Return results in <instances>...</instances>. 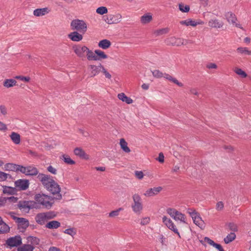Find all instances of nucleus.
I'll return each mask as SVG.
<instances>
[{"label": "nucleus", "mask_w": 251, "mask_h": 251, "mask_svg": "<svg viewBox=\"0 0 251 251\" xmlns=\"http://www.w3.org/2000/svg\"><path fill=\"white\" fill-rule=\"evenodd\" d=\"M54 199L52 197L43 193L36 194L34 196L36 202L48 209L52 207L54 203Z\"/></svg>", "instance_id": "f257e3e1"}, {"label": "nucleus", "mask_w": 251, "mask_h": 251, "mask_svg": "<svg viewBox=\"0 0 251 251\" xmlns=\"http://www.w3.org/2000/svg\"><path fill=\"white\" fill-rule=\"evenodd\" d=\"M57 216L56 213L53 211L39 213L35 217L36 222L41 225H44L48 221L53 219Z\"/></svg>", "instance_id": "f03ea898"}, {"label": "nucleus", "mask_w": 251, "mask_h": 251, "mask_svg": "<svg viewBox=\"0 0 251 251\" xmlns=\"http://www.w3.org/2000/svg\"><path fill=\"white\" fill-rule=\"evenodd\" d=\"M166 212L176 222L187 224L186 216L176 209L173 208H169L167 209Z\"/></svg>", "instance_id": "7ed1b4c3"}, {"label": "nucleus", "mask_w": 251, "mask_h": 251, "mask_svg": "<svg viewBox=\"0 0 251 251\" xmlns=\"http://www.w3.org/2000/svg\"><path fill=\"white\" fill-rule=\"evenodd\" d=\"M72 29L75 30L82 34H84L87 30V26L86 23L83 20L78 19L74 20L71 23Z\"/></svg>", "instance_id": "20e7f679"}, {"label": "nucleus", "mask_w": 251, "mask_h": 251, "mask_svg": "<svg viewBox=\"0 0 251 251\" xmlns=\"http://www.w3.org/2000/svg\"><path fill=\"white\" fill-rule=\"evenodd\" d=\"M132 199L133 203L131 205L132 209L134 212L139 214L143 210L141 198L139 194H135L133 195Z\"/></svg>", "instance_id": "39448f33"}, {"label": "nucleus", "mask_w": 251, "mask_h": 251, "mask_svg": "<svg viewBox=\"0 0 251 251\" xmlns=\"http://www.w3.org/2000/svg\"><path fill=\"white\" fill-rule=\"evenodd\" d=\"M46 189L55 196L54 199L58 200L62 199V195L60 194L61 188L55 180Z\"/></svg>", "instance_id": "423d86ee"}, {"label": "nucleus", "mask_w": 251, "mask_h": 251, "mask_svg": "<svg viewBox=\"0 0 251 251\" xmlns=\"http://www.w3.org/2000/svg\"><path fill=\"white\" fill-rule=\"evenodd\" d=\"M165 42L168 45L180 46L183 45H186L188 44V41L183 38L173 36L166 39Z\"/></svg>", "instance_id": "0eeeda50"}, {"label": "nucleus", "mask_w": 251, "mask_h": 251, "mask_svg": "<svg viewBox=\"0 0 251 251\" xmlns=\"http://www.w3.org/2000/svg\"><path fill=\"white\" fill-rule=\"evenodd\" d=\"M88 48L86 46L80 45H75L73 47V50L76 56L84 60L86 58V54Z\"/></svg>", "instance_id": "6e6552de"}, {"label": "nucleus", "mask_w": 251, "mask_h": 251, "mask_svg": "<svg viewBox=\"0 0 251 251\" xmlns=\"http://www.w3.org/2000/svg\"><path fill=\"white\" fill-rule=\"evenodd\" d=\"M37 178L46 189L48 188V186H50L54 180L51 176L42 173L38 174Z\"/></svg>", "instance_id": "1a4fd4ad"}, {"label": "nucleus", "mask_w": 251, "mask_h": 251, "mask_svg": "<svg viewBox=\"0 0 251 251\" xmlns=\"http://www.w3.org/2000/svg\"><path fill=\"white\" fill-rule=\"evenodd\" d=\"M225 18L227 21L230 24L233 25L237 27L244 30L242 25L237 23L238 20L236 15L232 12H227L225 14Z\"/></svg>", "instance_id": "9d476101"}, {"label": "nucleus", "mask_w": 251, "mask_h": 251, "mask_svg": "<svg viewBox=\"0 0 251 251\" xmlns=\"http://www.w3.org/2000/svg\"><path fill=\"white\" fill-rule=\"evenodd\" d=\"M22 243V239L20 236H15L8 238L6 241V245L10 248L17 247Z\"/></svg>", "instance_id": "9b49d317"}, {"label": "nucleus", "mask_w": 251, "mask_h": 251, "mask_svg": "<svg viewBox=\"0 0 251 251\" xmlns=\"http://www.w3.org/2000/svg\"><path fill=\"white\" fill-rule=\"evenodd\" d=\"M162 222L169 229L173 231L176 234L179 238H180V234L176 227V226L170 218L164 216L162 218Z\"/></svg>", "instance_id": "f8f14e48"}, {"label": "nucleus", "mask_w": 251, "mask_h": 251, "mask_svg": "<svg viewBox=\"0 0 251 251\" xmlns=\"http://www.w3.org/2000/svg\"><path fill=\"white\" fill-rule=\"evenodd\" d=\"M18 207L23 212L28 213L30 209L34 207L33 202L32 201H20L18 204Z\"/></svg>", "instance_id": "ddd939ff"}, {"label": "nucleus", "mask_w": 251, "mask_h": 251, "mask_svg": "<svg viewBox=\"0 0 251 251\" xmlns=\"http://www.w3.org/2000/svg\"><path fill=\"white\" fill-rule=\"evenodd\" d=\"M101 68H103V65L100 63L98 66L94 65H90L88 67V70L90 76L91 77L98 75L101 72Z\"/></svg>", "instance_id": "4468645a"}, {"label": "nucleus", "mask_w": 251, "mask_h": 251, "mask_svg": "<svg viewBox=\"0 0 251 251\" xmlns=\"http://www.w3.org/2000/svg\"><path fill=\"white\" fill-rule=\"evenodd\" d=\"M10 215L18 224L19 226H21L23 228H26L28 226L29 222L26 219L17 217L14 215V213L12 212L10 213Z\"/></svg>", "instance_id": "2eb2a0df"}, {"label": "nucleus", "mask_w": 251, "mask_h": 251, "mask_svg": "<svg viewBox=\"0 0 251 251\" xmlns=\"http://www.w3.org/2000/svg\"><path fill=\"white\" fill-rule=\"evenodd\" d=\"M122 19V15L117 13L115 15H109L105 20L108 24H118L120 22Z\"/></svg>", "instance_id": "dca6fc26"}, {"label": "nucleus", "mask_w": 251, "mask_h": 251, "mask_svg": "<svg viewBox=\"0 0 251 251\" xmlns=\"http://www.w3.org/2000/svg\"><path fill=\"white\" fill-rule=\"evenodd\" d=\"M190 215L192 217L194 223L202 229L204 227V223L201 218L197 214V213H190Z\"/></svg>", "instance_id": "f3484780"}, {"label": "nucleus", "mask_w": 251, "mask_h": 251, "mask_svg": "<svg viewBox=\"0 0 251 251\" xmlns=\"http://www.w3.org/2000/svg\"><path fill=\"white\" fill-rule=\"evenodd\" d=\"M162 190V187L158 186L149 188L147 190L144 195L147 197H153L159 193Z\"/></svg>", "instance_id": "a211bd4d"}, {"label": "nucleus", "mask_w": 251, "mask_h": 251, "mask_svg": "<svg viewBox=\"0 0 251 251\" xmlns=\"http://www.w3.org/2000/svg\"><path fill=\"white\" fill-rule=\"evenodd\" d=\"M179 24L181 25H184L185 26L191 25L192 26L195 27L197 25L204 24V22L201 20H199L196 22L191 19H187L185 20L180 21L179 22Z\"/></svg>", "instance_id": "6ab92c4d"}, {"label": "nucleus", "mask_w": 251, "mask_h": 251, "mask_svg": "<svg viewBox=\"0 0 251 251\" xmlns=\"http://www.w3.org/2000/svg\"><path fill=\"white\" fill-rule=\"evenodd\" d=\"M15 186L21 190H26L29 186V181L26 179H19L15 182Z\"/></svg>", "instance_id": "aec40b11"}, {"label": "nucleus", "mask_w": 251, "mask_h": 251, "mask_svg": "<svg viewBox=\"0 0 251 251\" xmlns=\"http://www.w3.org/2000/svg\"><path fill=\"white\" fill-rule=\"evenodd\" d=\"M200 242L204 245H205L204 243L207 242L208 244L212 246L213 247L218 249L219 251H225L221 245L215 243L213 240H212L208 237H204L203 240H200Z\"/></svg>", "instance_id": "412c9836"}, {"label": "nucleus", "mask_w": 251, "mask_h": 251, "mask_svg": "<svg viewBox=\"0 0 251 251\" xmlns=\"http://www.w3.org/2000/svg\"><path fill=\"white\" fill-rule=\"evenodd\" d=\"M224 23L217 19H211L208 22V26L211 28H220L223 27Z\"/></svg>", "instance_id": "4be33fe9"}, {"label": "nucleus", "mask_w": 251, "mask_h": 251, "mask_svg": "<svg viewBox=\"0 0 251 251\" xmlns=\"http://www.w3.org/2000/svg\"><path fill=\"white\" fill-rule=\"evenodd\" d=\"M74 152L75 155L82 159L88 160L89 158V155L86 154L84 151L80 148H76L75 149Z\"/></svg>", "instance_id": "5701e85b"}, {"label": "nucleus", "mask_w": 251, "mask_h": 251, "mask_svg": "<svg viewBox=\"0 0 251 251\" xmlns=\"http://www.w3.org/2000/svg\"><path fill=\"white\" fill-rule=\"evenodd\" d=\"M50 12L48 7L37 8L33 11V15L36 17H40L46 15Z\"/></svg>", "instance_id": "b1692460"}, {"label": "nucleus", "mask_w": 251, "mask_h": 251, "mask_svg": "<svg viewBox=\"0 0 251 251\" xmlns=\"http://www.w3.org/2000/svg\"><path fill=\"white\" fill-rule=\"evenodd\" d=\"M68 37L73 41L79 42L82 40V35L77 31H74L68 35Z\"/></svg>", "instance_id": "393cba45"}, {"label": "nucleus", "mask_w": 251, "mask_h": 251, "mask_svg": "<svg viewBox=\"0 0 251 251\" xmlns=\"http://www.w3.org/2000/svg\"><path fill=\"white\" fill-rule=\"evenodd\" d=\"M61 226V224L57 221H51L45 225V227L47 228L53 229H57Z\"/></svg>", "instance_id": "a878e982"}, {"label": "nucleus", "mask_w": 251, "mask_h": 251, "mask_svg": "<svg viewBox=\"0 0 251 251\" xmlns=\"http://www.w3.org/2000/svg\"><path fill=\"white\" fill-rule=\"evenodd\" d=\"M111 45V42L107 39H103L98 43V47L103 50L108 49Z\"/></svg>", "instance_id": "bb28decb"}, {"label": "nucleus", "mask_w": 251, "mask_h": 251, "mask_svg": "<svg viewBox=\"0 0 251 251\" xmlns=\"http://www.w3.org/2000/svg\"><path fill=\"white\" fill-rule=\"evenodd\" d=\"M12 141L16 145L20 144L21 142V136L20 135L15 132H12L11 134L9 135Z\"/></svg>", "instance_id": "cd10ccee"}, {"label": "nucleus", "mask_w": 251, "mask_h": 251, "mask_svg": "<svg viewBox=\"0 0 251 251\" xmlns=\"http://www.w3.org/2000/svg\"><path fill=\"white\" fill-rule=\"evenodd\" d=\"M86 57H87V59L89 61H98L99 59V58H98V56H96V54L95 53V52H94L89 48H88L87 49Z\"/></svg>", "instance_id": "c85d7f7f"}, {"label": "nucleus", "mask_w": 251, "mask_h": 251, "mask_svg": "<svg viewBox=\"0 0 251 251\" xmlns=\"http://www.w3.org/2000/svg\"><path fill=\"white\" fill-rule=\"evenodd\" d=\"M163 77H164L165 78H166V79L174 82V83H175L177 85H178L179 87H182L183 85L182 83L179 82L176 78L173 77L172 76H171L169 74H166V73L163 74Z\"/></svg>", "instance_id": "c756f323"}, {"label": "nucleus", "mask_w": 251, "mask_h": 251, "mask_svg": "<svg viewBox=\"0 0 251 251\" xmlns=\"http://www.w3.org/2000/svg\"><path fill=\"white\" fill-rule=\"evenodd\" d=\"M118 98L123 102H126L127 104H131L133 102V100L130 98L127 97L124 93L119 94L118 95Z\"/></svg>", "instance_id": "7c9ffc66"}, {"label": "nucleus", "mask_w": 251, "mask_h": 251, "mask_svg": "<svg viewBox=\"0 0 251 251\" xmlns=\"http://www.w3.org/2000/svg\"><path fill=\"white\" fill-rule=\"evenodd\" d=\"M38 174L37 169L33 166H27L26 169V176H36Z\"/></svg>", "instance_id": "2f4dec72"}, {"label": "nucleus", "mask_w": 251, "mask_h": 251, "mask_svg": "<svg viewBox=\"0 0 251 251\" xmlns=\"http://www.w3.org/2000/svg\"><path fill=\"white\" fill-rule=\"evenodd\" d=\"M34 249V247L31 245L24 244L18 248L17 251H33Z\"/></svg>", "instance_id": "473e14b6"}, {"label": "nucleus", "mask_w": 251, "mask_h": 251, "mask_svg": "<svg viewBox=\"0 0 251 251\" xmlns=\"http://www.w3.org/2000/svg\"><path fill=\"white\" fill-rule=\"evenodd\" d=\"M9 230V227L6 225L0 217V233L7 232Z\"/></svg>", "instance_id": "72a5a7b5"}, {"label": "nucleus", "mask_w": 251, "mask_h": 251, "mask_svg": "<svg viewBox=\"0 0 251 251\" xmlns=\"http://www.w3.org/2000/svg\"><path fill=\"white\" fill-rule=\"evenodd\" d=\"M17 81L13 79H6L3 82V86L6 88L12 87L16 85Z\"/></svg>", "instance_id": "f704fd0d"}, {"label": "nucleus", "mask_w": 251, "mask_h": 251, "mask_svg": "<svg viewBox=\"0 0 251 251\" xmlns=\"http://www.w3.org/2000/svg\"><path fill=\"white\" fill-rule=\"evenodd\" d=\"M152 19V15L150 13H148L141 17V22L143 24H146L150 23Z\"/></svg>", "instance_id": "c9c22d12"}, {"label": "nucleus", "mask_w": 251, "mask_h": 251, "mask_svg": "<svg viewBox=\"0 0 251 251\" xmlns=\"http://www.w3.org/2000/svg\"><path fill=\"white\" fill-rule=\"evenodd\" d=\"M120 144L121 148L125 152L128 153L130 151V149L127 147V143L124 139H120Z\"/></svg>", "instance_id": "e433bc0d"}, {"label": "nucleus", "mask_w": 251, "mask_h": 251, "mask_svg": "<svg viewBox=\"0 0 251 251\" xmlns=\"http://www.w3.org/2000/svg\"><path fill=\"white\" fill-rule=\"evenodd\" d=\"M61 159H62L64 162L67 164L74 165L75 164V162L68 155L63 154L61 156Z\"/></svg>", "instance_id": "4c0bfd02"}, {"label": "nucleus", "mask_w": 251, "mask_h": 251, "mask_svg": "<svg viewBox=\"0 0 251 251\" xmlns=\"http://www.w3.org/2000/svg\"><path fill=\"white\" fill-rule=\"evenodd\" d=\"M95 53L96 54V56H98V58H99L98 60L106 59L108 57L104 52L100 50H95Z\"/></svg>", "instance_id": "58836bf2"}, {"label": "nucleus", "mask_w": 251, "mask_h": 251, "mask_svg": "<svg viewBox=\"0 0 251 251\" xmlns=\"http://www.w3.org/2000/svg\"><path fill=\"white\" fill-rule=\"evenodd\" d=\"M236 238V235L234 232L228 234L225 238L224 242L226 244H228L233 241Z\"/></svg>", "instance_id": "ea45409f"}, {"label": "nucleus", "mask_w": 251, "mask_h": 251, "mask_svg": "<svg viewBox=\"0 0 251 251\" xmlns=\"http://www.w3.org/2000/svg\"><path fill=\"white\" fill-rule=\"evenodd\" d=\"M237 51L241 54L251 55V51L246 47H239L237 49Z\"/></svg>", "instance_id": "a19ab883"}, {"label": "nucleus", "mask_w": 251, "mask_h": 251, "mask_svg": "<svg viewBox=\"0 0 251 251\" xmlns=\"http://www.w3.org/2000/svg\"><path fill=\"white\" fill-rule=\"evenodd\" d=\"M169 32V28L168 27L160 29H158L155 30L154 32V34L156 36H160L163 34H165L168 33Z\"/></svg>", "instance_id": "79ce46f5"}, {"label": "nucleus", "mask_w": 251, "mask_h": 251, "mask_svg": "<svg viewBox=\"0 0 251 251\" xmlns=\"http://www.w3.org/2000/svg\"><path fill=\"white\" fill-rule=\"evenodd\" d=\"M17 165L13 163H7L4 165L6 171H16Z\"/></svg>", "instance_id": "37998d69"}, {"label": "nucleus", "mask_w": 251, "mask_h": 251, "mask_svg": "<svg viewBox=\"0 0 251 251\" xmlns=\"http://www.w3.org/2000/svg\"><path fill=\"white\" fill-rule=\"evenodd\" d=\"M234 72L242 78H245L247 76L246 73L240 68H235L234 70Z\"/></svg>", "instance_id": "c03bdc74"}, {"label": "nucleus", "mask_w": 251, "mask_h": 251, "mask_svg": "<svg viewBox=\"0 0 251 251\" xmlns=\"http://www.w3.org/2000/svg\"><path fill=\"white\" fill-rule=\"evenodd\" d=\"M15 189L11 187L4 186L3 189V193L10 195L14 194L15 193Z\"/></svg>", "instance_id": "a18cd8bd"}, {"label": "nucleus", "mask_w": 251, "mask_h": 251, "mask_svg": "<svg viewBox=\"0 0 251 251\" xmlns=\"http://www.w3.org/2000/svg\"><path fill=\"white\" fill-rule=\"evenodd\" d=\"M178 7L180 11L182 12H188L190 10V7L188 5H185L183 3H179Z\"/></svg>", "instance_id": "49530a36"}, {"label": "nucleus", "mask_w": 251, "mask_h": 251, "mask_svg": "<svg viewBox=\"0 0 251 251\" xmlns=\"http://www.w3.org/2000/svg\"><path fill=\"white\" fill-rule=\"evenodd\" d=\"M152 75L155 78H161L163 76V73L159 70H154L151 71Z\"/></svg>", "instance_id": "de8ad7c7"}, {"label": "nucleus", "mask_w": 251, "mask_h": 251, "mask_svg": "<svg viewBox=\"0 0 251 251\" xmlns=\"http://www.w3.org/2000/svg\"><path fill=\"white\" fill-rule=\"evenodd\" d=\"M96 12L100 15H103L108 12V10L105 6H100L96 9Z\"/></svg>", "instance_id": "09e8293b"}, {"label": "nucleus", "mask_w": 251, "mask_h": 251, "mask_svg": "<svg viewBox=\"0 0 251 251\" xmlns=\"http://www.w3.org/2000/svg\"><path fill=\"white\" fill-rule=\"evenodd\" d=\"M123 210V208L120 207L116 210L112 211L111 212H110L109 213V217H112V218L116 217L119 215V212Z\"/></svg>", "instance_id": "8fccbe9b"}, {"label": "nucleus", "mask_w": 251, "mask_h": 251, "mask_svg": "<svg viewBox=\"0 0 251 251\" xmlns=\"http://www.w3.org/2000/svg\"><path fill=\"white\" fill-rule=\"evenodd\" d=\"M28 242L34 245H38L39 243V239L37 237L29 236L27 238Z\"/></svg>", "instance_id": "3c124183"}, {"label": "nucleus", "mask_w": 251, "mask_h": 251, "mask_svg": "<svg viewBox=\"0 0 251 251\" xmlns=\"http://www.w3.org/2000/svg\"><path fill=\"white\" fill-rule=\"evenodd\" d=\"M64 232L67 234L74 236L76 234V231L74 228H70L64 230Z\"/></svg>", "instance_id": "603ef678"}, {"label": "nucleus", "mask_w": 251, "mask_h": 251, "mask_svg": "<svg viewBox=\"0 0 251 251\" xmlns=\"http://www.w3.org/2000/svg\"><path fill=\"white\" fill-rule=\"evenodd\" d=\"M228 227L229 229L234 232L238 230L237 226L236 224L233 223H230L228 224Z\"/></svg>", "instance_id": "864d4df0"}, {"label": "nucleus", "mask_w": 251, "mask_h": 251, "mask_svg": "<svg viewBox=\"0 0 251 251\" xmlns=\"http://www.w3.org/2000/svg\"><path fill=\"white\" fill-rule=\"evenodd\" d=\"M26 169H27V167H24L21 165H17L16 171H20L21 173L25 174L26 175Z\"/></svg>", "instance_id": "5fc2aeb1"}, {"label": "nucleus", "mask_w": 251, "mask_h": 251, "mask_svg": "<svg viewBox=\"0 0 251 251\" xmlns=\"http://www.w3.org/2000/svg\"><path fill=\"white\" fill-rule=\"evenodd\" d=\"M0 113L4 116L7 114V109L5 106L3 105H0Z\"/></svg>", "instance_id": "6e6d98bb"}, {"label": "nucleus", "mask_w": 251, "mask_h": 251, "mask_svg": "<svg viewBox=\"0 0 251 251\" xmlns=\"http://www.w3.org/2000/svg\"><path fill=\"white\" fill-rule=\"evenodd\" d=\"M8 176H9V175L0 171V181H4L6 180Z\"/></svg>", "instance_id": "4d7b16f0"}, {"label": "nucleus", "mask_w": 251, "mask_h": 251, "mask_svg": "<svg viewBox=\"0 0 251 251\" xmlns=\"http://www.w3.org/2000/svg\"><path fill=\"white\" fill-rule=\"evenodd\" d=\"M150 221L149 217H145L141 219L140 224L144 226L148 224Z\"/></svg>", "instance_id": "13d9d810"}, {"label": "nucleus", "mask_w": 251, "mask_h": 251, "mask_svg": "<svg viewBox=\"0 0 251 251\" xmlns=\"http://www.w3.org/2000/svg\"><path fill=\"white\" fill-rule=\"evenodd\" d=\"M135 176L139 179H142L144 176V174L142 171H135Z\"/></svg>", "instance_id": "bf43d9fd"}, {"label": "nucleus", "mask_w": 251, "mask_h": 251, "mask_svg": "<svg viewBox=\"0 0 251 251\" xmlns=\"http://www.w3.org/2000/svg\"><path fill=\"white\" fill-rule=\"evenodd\" d=\"M216 209L217 211H221L224 208V203L222 201H219L216 204Z\"/></svg>", "instance_id": "052dcab7"}, {"label": "nucleus", "mask_w": 251, "mask_h": 251, "mask_svg": "<svg viewBox=\"0 0 251 251\" xmlns=\"http://www.w3.org/2000/svg\"><path fill=\"white\" fill-rule=\"evenodd\" d=\"M101 71L103 73L106 78L108 79H110L111 78V75L107 71L103 66V68H101Z\"/></svg>", "instance_id": "680f3d73"}, {"label": "nucleus", "mask_w": 251, "mask_h": 251, "mask_svg": "<svg viewBox=\"0 0 251 251\" xmlns=\"http://www.w3.org/2000/svg\"><path fill=\"white\" fill-rule=\"evenodd\" d=\"M47 170L50 173L56 175L57 174V170L55 168L50 165L47 168Z\"/></svg>", "instance_id": "e2e57ef3"}, {"label": "nucleus", "mask_w": 251, "mask_h": 251, "mask_svg": "<svg viewBox=\"0 0 251 251\" xmlns=\"http://www.w3.org/2000/svg\"><path fill=\"white\" fill-rule=\"evenodd\" d=\"M217 65L215 63H209L206 65V68L208 69H216L217 68Z\"/></svg>", "instance_id": "0e129e2a"}, {"label": "nucleus", "mask_w": 251, "mask_h": 251, "mask_svg": "<svg viewBox=\"0 0 251 251\" xmlns=\"http://www.w3.org/2000/svg\"><path fill=\"white\" fill-rule=\"evenodd\" d=\"M157 160L160 163H163L164 161V156L162 152H160L159 154Z\"/></svg>", "instance_id": "69168bd1"}, {"label": "nucleus", "mask_w": 251, "mask_h": 251, "mask_svg": "<svg viewBox=\"0 0 251 251\" xmlns=\"http://www.w3.org/2000/svg\"><path fill=\"white\" fill-rule=\"evenodd\" d=\"M16 78L17 79H20L21 80L25 81L26 82H28L30 80L29 77H25L22 76H17Z\"/></svg>", "instance_id": "338daca9"}, {"label": "nucleus", "mask_w": 251, "mask_h": 251, "mask_svg": "<svg viewBox=\"0 0 251 251\" xmlns=\"http://www.w3.org/2000/svg\"><path fill=\"white\" fill-rule=\"evenodd\" d=\"M7 129L6 125L0 121V131H5Z\"/></svg>", "instance_id": "774afa93"}]
</instances>
